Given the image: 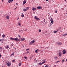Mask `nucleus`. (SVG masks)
Returning a JSON list of instances; mask_svg holds the SVG:
<instances>
[{"mask_svg":"<svg viewBox=\"0 0 67 67\" xmlns=\"http://www.w3.org/2000/svg\"><path fill=\"white\" fill-rule=\"evenodd\" d=\"M10 40H13V41H18L19 42V41H20V40L19 39H18V38H13L12 37H10Z\"/></svg>","mask_w":67,"mask_h":67,"instance_id":"f257e3e1","label":"nucleus"},{"mask_svg":"<svg viewBox=\"0 0 67 67\" xmlns=\"http://www.w3.org/2000/svg\"><path fill=\"white\" fill-rule=\"evenodd\" d=\"M57 45H60L62 44V43L60 42H57Z\"/></svg>","mask_w":67,"mask_h":67,"instance_id":"f03ea898","label":"nucleus"},{"mask_svg":"<svg viewBox=\"0 0 67 67\" xmlns=\"http://www.w3.org/2000/svg\"><path fill=\"white\" fill-rule=\"evenodd\" d=\"M50 21H51V23L52 24H53V22H54V20H53V19L52 18H51Z\"/></svg>","mask_w":67,"mask_h":67,"instance_id":"7ed1b4c3","label":"nucleus"},{"mask_svg":"<svg viewBox=\"0 0 67 67\" xmlns=\"http://www.w3.org/2000/svg\"><path fill=\"white\" fill-rule=\"evenodd\" d=\"M35 19L36 20H40V19L39 18H37V16H35Z\"/></svg>","mask_w":67,"mask_h":67,"instance_id":"20e7f679","label":"nucleus"},{"mask_svg":"<svg viewBox=\"0 0 67 67\" xmlns=\"http://www.w3.org/2000/svg\"><path fill=\"white\" fill-rule=\"evenodd\" d=\"M58 55L59 56H60V57L62 56V53H61V52H59Z\"/></svg>","mask_w":67,"mask_h":67,"instance_id":"39448f33","label":"nucleus"},{"mask_svg":"<svg viewBox=\"0 0 67 67\" xmlns=\"http://www.w3.org/2000/svg\"><path fill=\"white\" fill-rule=\"evenodd\" d=\"M26 3V0H24L23 2V4L24 5V4H25Z\"/></svg>","mask_w":67,"mask_h":67,"instance_id":"423d86ee","label":"nucleus"},{"mask_svg":"<svg viewBox=\"0 0 67 67\" xmlns=\"http://www.w3.org/2000/svg\"><path fill=\"white\" fill-rule=\"evenodd\" d=\"M6 64L8 66H10L11 65V63L9 62L7 63Z\"/></svg>","mask_w":67,"mask_h":67,"instance_id":"0eeeda50","label":"nucleus"},{"mask_svg":"<svg viewBox=\"0 0 67 67\" xmlns=\"http://www.w3.org/2000/svg\"><path fill=\"white\" fill-rule=\"evenodd\" d=\"M9 47H10V46H9V45H7V46H6L5 47L6 49L9 48Z\"/></svg>","mask_w":67,"mask_h":67,"instance_id":"6e6552de","label":"nucleus"},{"mask_svg":"<svg viewBox=\"0 0 67 67\" xmlns=\"http://www.w3.org/2000/svg\"><path fill=\"white\" fill-rule=\"evenodd\" d=\"M32 10H33V11H35L36 10V8H32Z\"/></svg>","mask_w":67,"mask_h":67,"instance_id":"1a4fd4ad","label":"nucleus"},{"mask_svg":"<svg viewBox=\"0 0 67 67\" xmlns=\"http://www.w3.org/2000/svg\"><path fill=\"white\" fill-rule=\"evenodd\" d=\"M65 53H66V51H65V50H63V54H65Z\"/></svg>","mask_w":67,"mask_h":67,"instance_id":"9d476101","label":"nucleus"},{"mask_svg":"<svg viewBox=\"0 0 67 67\" xmlns=\"http://www.w3.org/2000/svg\"><path fill=\"white\" fill-rule=\"evenodd\" d=\"M58 30H57V31H54V33H57V32H58Z\"/></svg>","mask_w":67,"mask_h":67,"instance_id":"9b49d317","label":"nucleus"},{"mask_svg":"<svg viewBox=\"0 0 67 67\" xmlns=\"http://www.w3.org/2000/svg\"><path fill=\"white\" fill-rule=\"evenodd\" d=\"M23 11H24V12H26V11H27V10L26 9L24 8V9H23Z\"/></svg>","mask_w":67,"mask_h":67,"instance_id":"f8f14e48","label":"nucleus"},{"mask_svg":"<svg viewBox=\"0 0 67 67\" xmlns=\"http://www.w3.org/2000/svg\"><path fill=\"white\" fill-rule=\"evenodd\" d=\"M41 6L38 7H37V9H41Z\"/></svg>","mask_w":67,"mask_h":67,"instance_id":"ddd939ff","label":"nucleus"},{"mask_svg":"<svg viewBox=\"0 0 67 67\" xmlns=\"http://www.w3.org/2000/svg\"><path fill=\"white\" fill-rule=\"evenodd\" d=\"M2 36L3 38H4V37H5V35H4V34H3V35Z\"/></svg>","mask_w":67,"mask_h":67,"instance_id":"4468645a","label":"nucleus"},{"mask_svg":"<svg viewBox=\"0 0 67 67\" xmlns=\"http://www.w3.org/2000/svg\"><path fill=\"white\" fill-rule=\"evenodd\" d=\"M27 11V10H29V7H27L26 8V9Z\"/></svg>","mask_w":67,"mask_h":67,"instance_id":"2eb2a0df","label":"nucleus"},{"mask_svg":"<svg viewBox=\"0 0 67 67\" xmlns=\"http://www.w3.org/2000/svg\"><path fill=\"white\" fill-rule=\"evenodd\" d=\"M24 40H25V38H23V39H21V40L22 41H24Z\"/></svg>","mask_w":67,"mask_h":67,"instance_id":"dca6fc26","label":"nucleus"},{"mask_svg":"<svg viewBox=\"0 0 67 67\" xmlns=\"http://www.w3.org/2000/svg\"><path fill=\"white\" fill-rule=\"evenodd\" d=\"M6 18L7 19H8V20H9V16H6Z\"/></svg>","mask_w":67,"mask_h":67,"instance_id":"f3484780","label":"nucleus"},{"mask_svg":"<svg viewBox=\"0 0 67 67\" xmlns=\"http://www.w3.org/2000/svg\"><path fill=\"white\" fill-rule=\"evenodd\" d=\"M22 15H21V16H22V17L23 18L24 17V14L23 13H22Z\"/></svg>","mask_w":67,"mask_h":67,"instance_id":"a211bd4d","label":"nucleus"},{"mask_svg":"<svg viewBox=\"0 0 67 67\" xmlns=\"http://www.w3.org/2000/svg\"><path fill=\"white\" fill-rule=\"evenodd\" d=\"M60 29H61V27H59V29H57V30L59 31V30H60Z\"/></svg>","mask_w":67,"mask_h":67,"instance_id":"6ab92c4d","label":"nucleus"},{"mask_svg":"<svg viewBox=\"0 0 67 67\" xmlns=\"http://www.w3.org/2000/svg\"><path fill=\"white\" fill-rule=\"evenodd\" d=\"M18 25L19 26H21V23H18Z\"/></svg>","mask_w":67,"mask_h":67,"instance_id":"aec40b11","label":"nucleus"},{"mask_svg":"<svg viewBox=\"0 0 67 67\" xmlns=\"http://www.w3.org/2000/svg\"><path fill=\"white\" fill-rule=\"evenodd\" d=\"M30 45H32V44H33V43H32V42L31 41L30 42Z\"/></svg>","mask_w":67,"mask_h":67,"instance_id":"412c9836","label":"nucleus"},{"mask_svg":"<svg viewBox=\"0 0 67 67\" xmlns=\"http://www.w3.org/2000/svg\"><path fill=\"white\" fill-rule=\"evenodd\" d=\"M19 67L21 66V63H19Z\"/></svg>","mask_w":67,"mask_h":67,"instance_id":"4be33fe9","label":"nucleus"},{"mask_svg":"<svg viewBox=\"0 0 67 67\" xmlns=\"http://www.w3.org/2000/svg\"><path fill=\"white\" fill-rule=\"evenodd\" d=\"M66 35H67V34L65 33V34H64V35H63L62 36H66Z\"/></svg>","mask_w":67,"mask_h":67,"instance_id":"5701e85b","label":"nucleus"},{"mask_svg":"<svg viewBox=\"0 0 67 67\" xmlns=\"http://www.w3.org/2000/svg\"><path fill=\"white\" fill-rule=\"evenodd\" d=\"M57 58H58V57H54V58L55 59H57Z\"/></svg>","mask_w":67,"mask_h":67,"instance_id":"b1692460","label":"nucleus"},{"mask_svg":"<svg viewBox=\"0 0 67 67\" xmlns=\"http://www.w3.org/2000/svg\"><path fill=\"white\" fill-rule=\"evenodd\" d=\"M11 0H8V2L9 3H11Z\"/></svg>","mask_w":67,"mask_h":67,"instance_id":"393cba45","label":"nucleus"},{"mask_svg":"<svg viewBox=\"0 0 67 67\" xmlns=\"http://www.w3.org/2000/svg\"><path fill=\"white\" fill-rule=\"evenodd\" d=\"M25 59H26V60H27V58L26 57H25Z\"/></svg>","mask_w":67,"mask_h":67,"instance_id":"a878e982","label":"nucleus"},{"mask_svg":"<svg viewBox=\"0 0 67 67\" xmlns=\"http://www.w3.org/2000/svg\"><path fill=\"white\" fill-rule=\"evenodd\" d=\"M15 62V60H12V62Z\"/></svg>","mask_w":67,"mask_h":67,"instance_id":"bb28decb","label":"nucleus"},{"mask_svg":"<svg viewBox=\"0 0 67 67\" xmlns=\"http://www.w3.org/2000/svg\"><path fill=\"white\" fill-rule=\"evenodd\" d=\"M14 54V52L12 53V54H11L12 55H13Z\"/></svg>","mask_w":67,"mask_h":67,"instance_id":"cd10ccee","label":"nucleus"},{"mask_svg":"<svg viewBox=\"0 0 67 67\" xmlns=\"http://www.w3.org/2000/svg\"><path fill=\"white\" fill-rule=\"evenodd\" d=\"M35 53H37V49L35 51Z\"/></svg>","mask_w":67,"mask_h":67,"instance_id":"c85d7f7f","label":"nucleus"},{"mask_svg":"<svg viewBox=\"0 0 67 67\" xmlns=\"http://www.w3.org/2000/svg\"><path fill=\"white\" fill-rule=\"evenodd\" d=\"M39 32H41V29H39Z\"/></svg>","mask_w":67,"mask_h":67,"instance_id":"c756f323","label":"nucleus"},{"mask_svg":"<svg viewBox=\"0 0 67 67\" xmlns=\"http://www.w3.org/2000/svg\"><path fill=\"white\" fill-rule=\"evenodd\" d=\"M33 43H34L35 42V40H33L32 41Z\"/></svg>","mask_w":67,"mask_h":67,"instance_id":"7c9ffc66","label":"nucleus"},{"mask_svg":"<svg viewBox=\"0 0 67 67\" xmlns=\"http://www.w3.org/2000/svg\"><path fill=\"white\" fill-rule=\"evenodd\" d=\"M55 13H57V11L56 10L55 11Z\"/></svg>","mask_w":67,"mask_h":67,"instance_id":"2f4dec72","label":"nucleus"},{"mask_svg":"<svg viewBox=\"0 0 67 67\" xmlns=\"http://www.w3.org/2000/svg\"><path fill=\"white\" fill-rule=\"evenodd\" d=\"M28 50H29V49H26V51H28Z\"/></svg>","mask_w":67,"mask_h":67,"instance_id":"473e14b6","label":"nucleus"},{"mask_svg":"<svg viewBox=\"0 0 67 67\" xmlns=\"http://www.w3.org/2000/svg\"><path fill=\"white\" fill-rule=\"evenodd\" d=\"M18 36L19 37H20V38L21 37V36L20 35H19Z\"/></svg>","mask_w":67,"mask_h":67,"instance_id":"72a5a7b5","label":"nucleus"},{"mask_svg":"<svg viewBox=\"0 0 67 67\" xmlns=\"http://www.w3.org/2000/svg\"><path fill=\"white\" fill-rule=\"evenodd\" d=\"M41 63V65H42V64H43V62L42 63Z\"/></svg>","mask_w":67,"mask_h":67,"instance_id":"f704fd0d","label":"nucleus"},{"mask_svg":"<svg viewBox=\"0 0 67 67\" xmlns=\"http://www.w3.org/2000/svg\"><path fill=\"white\" fill-rule=\"evenodd\" d=\"M38 65H41V63H38Z\"/></svg>","mask_w":67,"mask_h":67,"instance_id":"c9c22d12","label":"nucleus"},{"mask_svg":"<svg viewBox=\"0 0 67 67\" xmlns=\"http://www.w3.org/2000/svg\"><path fill=\"white\" fill-rule=\"evenodd\" d=\"M0 49H2V47H0Z\"/></svg>","mask_w":67,"mask_h":67,"instance_id":"e433bc0d","label":"nucleus"},{"mask_svg":"<svg viewBox=\"0 0 67 67\" xmlns=\"http://www.w3.org/2000/svg\"><path fill=\"white\" fill-rule=\"evenodd\" d=\"M64 60H62V63H64Z\"/></svg>","mask_w":67,"mask_h":67,"instance_id":"4c0bfd02","label":"nucleus"},{"mask_svg":"<svg viewBox=\"0 0 67 67\" xmlns=\"http://www.w3.org/2000/svg\"><path fill=\"white\" fill-rule=\"evenodd\" d=\"M27 54H29V52L27 51Z\"/></svg>","mask_w":67,"mask_h":67,"instance_id":"58836bf2","label":"nucleus"},{"mask_svg":"<svg viewBox=\"0 0 67 67\" xmlns=\"http://www.w3.org/2000/svg\"><path fill=\"white\" fill-rule=\"evenodd\" d=\"M59 62H60V61H59V60L57 62V63H59Z\"/></svg>","mask_w":67,"mask_h":67,"instance_id":"ea45409f","label":"nucleus"},{"mask_svg":"<svg viewBox=\"0 0 67 67\" xmlns=\"http://www.w3.org/2000/svg\"><path fill=\"white\" fill-rule=\"evenodd\" d=\"M14 0H10V1H11V2H12V1H13Z\"/></svg>","mask_w":67,"mask_h":67,"instance_id":"a19ab883","label":"nucleus"},{"mask_svg":"<svg viewBox=\"0 0 67 67\" xmlns=\"http://www.w3.org/2000/svg\"><path fill=\"white\" fill-rule=\"evenodd\" d=\"M9 15H9V14H8V15H7V16H9Z\"/></svg>","mask_w":67,"mask_h":67,"instance_id":"79ce46f5","label":"nucleus"},{"mask_svg":"<svg viewBox=\"0 0 67 67\" xmlns=\"http://www.w3.org/2000/svg\"><path fill=\"white\" fill-rule=\"evenodd\" d=\"M19 17H18V18L17 19V20L18 21V20H19Z\"/></svg>","mask_w":67,"mask_h":67,"instance_id":"37998d69","label":"nucleus"},{"mask_svg":"<svg viewBox=\"0 0 67 67\" xmlns=\"http://www.w3.org/2000/svg\"><path fill=\"white\" fill-rule=\"evenodd\" d=\"M43 63V64H44V63H45V61H44V62H42Z\"/></svg>","mask_w":67,"mask_h":67,"instance_id":"c03bdc74","label":"nucleus"},{"mask_svg":"<svg viewBox=\"0 0 67 67\" xmlns=\"http://www.w3.org/2000/svg\"><path fill=\"white\" fill-rule=\"evenodd\" d=\"M2 41H4V39H2Z\"/></svg>","mask_w":67,"mask_h":67,"instance_id":"a18cd8bd","label":"nucleus"},{"mask_svg":"<svg viewBox=\"0 0 67 67\" xmlns=\"http://www.w3.org/2000/svg\"><path fill=\"white\" fill-rule=\"evenodd\" d=\"M48 66H47V65H46V66H45L44 67H47Z\"/></svg>","mask_w":67,"mask_h":67,"instance_id":"49530a36","label":"nucleus"},{"mask_svg":"<svg viewBox=\"0 0 67 67\" xmlns=\"http://www.w3.org/2000/svg\"><path fill=\"white\" fill-rule=\"evenodd\" d=\"M18 3H16V5H18Z\"/></svg>","mask_w":67,"mask_h":67,"instance_id":"de8ad7c7","label":"nucleus"},{"mask_svg":"<svg viewBox=\"0 0 67 67\" xmlns=\"http://www.w3.org/2000/svg\"><path fill=\"white\" fill-rule=\"evenodd\" d=\"M20 31H21L19 29V31L20 32Z\"/></svg>","mask_w":67,"mask_h":67,"instance_id":"09e8293b","label":"nucleus"},{"mask_svg":"<svg viewBox=\"0 0 67 67\" xmlns=\"http://www.w3.org/2000/svg\"><path fill=\"white\" fill-rule=\"evenodd\" d=\"M1 57V55L0 54V57Z\"/></svg>","mask_w":67,"mask_h":67,"instance_id":"8fccbe9b","label":"nucleus"},{"mask_svg":"<svg viewBox=\"0 0 67 67\" xmlns=\"http://www.w3.org/2000/svg\"><path fill=\"white\" fill-rule=\"evenodd\" d=\"M17 8V7H16V8H15V9H16Z\"/></svg>","mask_w":67,"mask_h":67,"instance_id":"3c124183","label":"nucleus"},{"mask_svg":"<svg viewBox=\"0 0 67 67\" xmlns=\"http://www.w3.org/2000/svg\"><path fill=\"white\" fill-rule=\"evenodd\" d=\"M40 48H42V47H40Z\"/></svg>","mask_w":67,"mask_h":67,"instance_id":"603ef678","label":"nucleus"},{"mask_svg":"<svg viewBox=\"0 0 67 67\" xmlns=\"http://www.w3.org/2000/svg\"><path fill=\"white\" fill-rule=\"evenodd\" d=\"M64 1L65 2H66V0H65Z\"/></svg>","mask_w":67,"mask_h":67,"instance_id":"864d4df0","label":"nucleus"},{"mask_svg":"<svg viewBox=\"0 0 67 67\" xmlns=\"http://www.w3.org/2000/svg\"><path fill=\"white\" fill-rule=\"evenodd\" d=\"M2 41V40L1 39L0 40V41Z\"/></svg>","mask_w":67,"mask_h":67,"instance_id":"5fc2aeb1","label":"nucleus"},{"mask_svg":"<svg viewBox=\"0 0 67 67\" xmlns=\"http://www.w3.org/2000/svg\"><path fill=\"white\" fill-rule=\"evenodd\" d=\"M49 0H46V1H48Z\"/></svg>","mask_w":67,"mask_h":67,"instance_id":"6e6d98bb","label":"nucleus"},{"mask_svg":"<svg viewBox=\"0 0 67 67\" xmlns=\"http://www.w3.org/2000/svg\"><path fill=\"white\" fill-rule=\"evenodd\" d=\"M3 41H2V43H3Z\"/></svg>","mask_w":67,"mask_h":67,"instance_id":"4d7b16f0","label":"nucleus"},{"mask_svg":"<svg viewBox=\"0 0 67 67\" xmlns=\"http://www.w3.org/2000/svg\"><path fill=\"white\" fill-rule=\"evenodd\" d=\"M31 42H32V43H34L32 41H31Z\"/></svg>","mask_w":67,"mask_h":67,"instance_id":"13d9d810","label":"nucleus"},{"mask_svg":"<svg viewBox=\"0 0 67 67\" xmlns=\"http://www.w3.org/2000/svg\"><path fill=\"white\" fill-rule=\"evenodd\" d=\"M45 60H44V61H45Z\"/></svg>","mask_w":67,"mask_h":67,"instance_id":"bf43d9fd","label":"nucleus"},{"mask_svg":"<svg viewBox=\"0 0 67 67\" xmlns=\"http://www.w3.org/2000/svg\"><path fill=\"white\" fill-rule=\"evenodd\" d=\"M66 60L67 61V59H66Z\"/></svg>","mask_w":67,"mask_h":67,"instance_id":"052dcab7","label":"nucleus"},{"mask_svg":"<svg viewBox=\"0 0 67 67\" xmlns=\"http://www.w3.org/2000/svg\"><path fill=\"white\" fill-rule=\"evenodd\" d=\"M12 47L13 46V45H12Z\"/></svg>","mask_w":67,"mask_h":67,"instance_id":"680f3d73","label":"nucleus"},{"mask_svg":"<svg viewBox=\"0 0 67 67\" xmlns=\"http://www.w3.org/2000/svg\"><path fill=\"white\" fill-rule=\"evenodd\" d=\"M62 10H64V9H63V8H62Z\"/></svg>","mask_w":67,"mask_h":67,"instance_id":"e2e57ef3","label":"nucleus"},{"mask_svg":"<svg viewBox=\"0 0 67 67\" xmlns=\"http://www.w3.org/2000/svg\"><path fill=\"white\" fill-rule=\"evenodd\" d=\"M1 14H0V16L1 15Z\"/></svg>","mask_w":67,"mask_h":67,"instance_id":"0e129e2a","label":"nucleus"},{"mask_svg":"<svg viewBox=\"0 0 67 67\" xmlns=\"http://www.w3.org/2000/svg\"><path fill=\"white\" fill-rule=\"evenodd\" d=\"M2 1H3V0H2Z\"/></svg>","mask_w":67,"mask_h":67,"instance_id":"69168bd1","label":"nucleus"},{"mask_svg":"<svg viewBox=\"0 0 67 67\" xmlns=\"http://www.w3.org/2000/svg\"><path fill=\"white\" fill-rule=\"evenodd\" d=\"M42 23H43V22H42Z\"/></svg>","mask_w":67,"mask_h":67,"instance_id":"338daca9","label":"nucleus"},{"mask_svg":"<svg viewBox=\"0 0 67 67\" xmlns=\"http://www.w3.org/2000/svg\"><path fill=\"white\" fill-rule=\"evenodd\" d=\"M66 2H67V1H66Z\"/></svg>","mask_w":67,"mask_h":67,"instance_id":"774afa93","label":"nucleus"}]
</instances>
